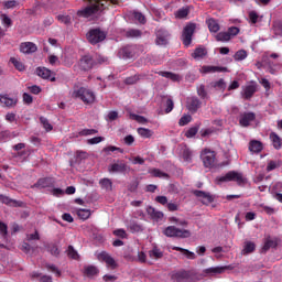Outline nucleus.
<instances>
[{"mask_svg":"<svg viewBox=\"0 0 282 282\" xmlns=\"http://www.w3.org/2000/svg\"><path fill=\"white\" fill-rule=\"evenodd\" d=\"M89 4L84 9L77 12L78 17H84V19H89V17H94L96 12H100V10H107L109 6L112 3L113 6H118L120 0H86Z\"/></svg>","mask_w":282,"mask_h":282,"instance_id":"f257e3e1","label":"nucleus"},{"mask_svg":"<svg viewBox=\"0 0 282 282\" xmlns=\"http://www.w3.org/2000/svg\"><path fill=\"white\" fill-rule=\"evenodd\" d=\"M72 98L82 100L84 105H93L96 100V95L89 88L79 87L73 90Z\"/></svg>","mask_w":282,"mask_h":282,"instance_id":"f03ea898","label":"nucleus"},{"mask_svg":"<svg viewBox=\"0 0 282 282\" xmlns=\"http://www.w3.org/2000/svg\"><path fill=\"white\" fill-rule=\"evenodd\" d=\"M200 160L205 169H215L217 166V152L210 149H204L200 152Z\"/></svg>","mask_w":282,"mask_h":282,"instance_id":"7ed1b4c3","label":"nucleus"},{"mask_svg":"<svg viewBox=\"0 0 282 282\" xmlns=\"http://www.w3.org/2000/svg\"><path fill=\"white\" fill-rule=\"evenodd\" d=\"M216 180L219 184H224V182H236L238 186H243L246 184L243 174L237 171H229L226 175L219 176Z\"/></svg>","mask_w":282,"mask_h":282,"instance_id":"20e7f679","label":"nucleus"},{"mask_svg":"<svg viewBox=\"0 0 282 282\" xmlns=\"http://www.w3.org/2000/svg\"><path fill=\"white\" fill-rule=\"evenodd\" d=\"M163 235L171 238L176 237L178 239H188V237H191V230L180 229L175 226H169L163 230Z\"/></svg>","mask_w":282,"mask_h":282,"instance_id":"39448f33","label":"nucleus"},{"mask_svg":"<svg viewBox=\"0 0 282 282\" xmlns=\"http://www.w3.org/2000/svg\"><path fill=\"white\" fill-rule=\"evenodd\" d=\"M196 28L197 26L195 25V23H188L184 28L183 34H182V42H183V45H185V47H188L191 43H193V34H195Z\"/></svg>","mask_w":282,"mask_h":282,"instance_id":"423d86ee","label":"nucleus"},{"mask_svg":"<svg viewBox=\"0 0 282 282\" xmlns=\"http://www.w3.org/2000/svg\"><path fill=\"white\" fill-rule=\"evenodd\" d=\"M105 39H107V34L100 31V29H91L87 33V41L90 42L91 45H97V43H101Z\"/></svg>","mask_w":282,"mask_h":282,"instance_id":"0eeeda50","label":"nucleus"},{"mask_svg":"<svg viewBox=\"0 0 282 282\" xmlns=\"http://www.w3.org/2000/svg\"><path fill=\"white\" fill-rule=\"evenodd\" d=\"M193 274L191 271L181 269L178 271H174L171 274V281L172 282H191Z\"/></svg>","mask_w":282,"mask_h":282,"instance_id":"6e6552de","label":"nucleus"},{"mask_svg":"<svg viewBox=\"0 0 282 282\" xmlns=\"http://www.w3.org/2000/svg\"><path fill=\"white\" fill-rule=\"evenodd\" d=\"M193 195H195V197H197L199 202L204 204V206H208L209 204H213V202H215V196H213L208 192L195 189L193 191Z\"/></svg>","mask_w":282,"mask_h":282,"instance_id":"1a4fd4ad","label":"nucleus"},{"mask_svg":"<svg viewBox=\"0 0 282 282\" xmlns=\"http://www.w3.org/2000/svg\"><path fill=\"white\" fill-rule=\"evenodd\" d=\"M109 173H127L129 171V165L124 161L118 160L108 166Z\"/></svg>","mask_w":282,"mask_h":282,"instance_id":"9d476101","label":"nucleus"},{"mask_svg":"<svg viewBox=\"0 0 282 282\" xmlns=\"http://www.w3.org/2000/svg\"><path fill=\"white\" fill-rule=\"evenodd\" d=\"M94 65H96V59H94L91 55H84L79 59V67H82L84 72H89V69L94 68Z\"/></svg>","mask_w":282,"mask_h":282,"instance_id":"9b49d317","label":"nucleus"},{"mask_svg":"<svg viewBox=\"0 0 282 282\" xmlns=\"http://www.w3.org/2000/svg\"><path fill=\"white\" fill-rule=\"evenodd\" d=\"M98 260L105 261L107 268H110V270H116V268H118V263L116 262L113 257H111L109 253L105 251L98 254Z\"/></svg>","mask_w":282,"mask_h":282,"instance_id":"f8f14e48","label":"nucleus"},{"mask_svg":"<svg viewBox=\"0 0 282 282\" xmlns=\"http://www.w3.org/2000/svg\"><path fill=\"white\" fill-rule=\"evenodd\" d=\"M17 102H19V99L10 97L8 94H0V105L2 107H7L8 109H12L17 107Z\"/></svg>","mask_w":282,"mask_h":282,"instance_id":"ddd939ff","label":"nucleus"},{"mask_svg":"<svg viewBox=\"0 0 282 282\" xmlns=\"http://www.w3.org/2000/svg\"><path fill=\"white\" fill-rule=\"evenodd\" d=\"M257 115L254 112H242L239 116L240 127H250V122H254Z\"/></svg>","mask_w":282,"mask_h":282,"instance_id":"4468645a","label":"nucleus"},{"mask_svg":"<svg viewBox=\"0 0 282 282\" xmlns=\"http://www.w3.org/2000/svg\"><path fill=\"white\" fill-rule=\"evenodd\" d=\"M156 45H169V31L164 29H159L156 31V39H155Z\"/></svg>","mask_w":282,"mask_h":282,"instance_id":"2eb2a0df","label":"nucleus"},{"mask_svg":"<svg viewBox=\"0 0 282 282\" xmlns=\"http://www.w3.org/2000/svg\"><path fill=\"white\" fill-rule=\"evenodd\" d=\"M36 74L40 76V78H43L44 80H51V83H56V77H52V70L47 67H37Z\"/></svg>","mask_w":282,"mask_h":282,"instance_id":"dca6fc26","label":"nucleus"},{"mask_svg":"<svg viewBox=\"0 0 282 282\" xmlns=\"http://www.w3.org/2000/svg\"><path fill=\"white\" fill-rule=\"evenodd\" d=\"M257 94V84H250L242 88L241 96L245 100H250Z\"/></svg>","mask_w":282,"mask_h":282,"instance_id":"f3484780","label":"nucleus"},{"mask_svg":"<svg viewBox=\"0 0 282 282\" xmlns=\"http://www.w3.org/2000/svg\"><path fill=\"white\" fill-rule=\"evenodd\" d=\"M33 188H54V178L52 177L40 178L33 185Z\"/></svg>","mask_w":282,"mask_h":282,"instance_id":"a211bd4d","label":"nucleus"},{"mask_svg":"<svg viewBox=\"0 0 282 282\" xmlns=\"http://www.w3.org/2000/svg\"><path fill=\"white\" fill-rule=\"evenodd\" d=\"M39 47L33 42H22L20 44V52L22 54H34Z\"/></svg>","mask_w":282,"mask_h":282,"instance_id":"6ab92c4d","label":"nucleus"},{"mask_svg":"<svg viewBox=\"0 0 282 282\" xmlns=\"http://www.w3.org/2000/svg\"><path fill=\"white\" fill-rule=\"evenodd\" d=\"M202 107V101L197 97H191L187 99V109L193 113L197 112V110Z\"/></svg>","mask_w":282,"mask_h":282,"instance_id":"aec40b11","label":"nucleus"},{"mask_svg":"<svg viewBox=\"0 0 282 282\" xmlns=\"http://www.w3.org/2000/svg\"><path fill=\"white\" fill-rule=\"evenodd\" d=\"M147 213L153 221H162L164 219V213L156 210L154 207H148Z\"/></svg>","mask_w":282,"mask_h":282,"instance_id":"412c9836","label":"nucleus"},{"mask_svg":"<svg viewBox=\"0 0 282 282\" xmlns=\"http://www.w3.org/2000/svg\"><path fill=\"white\" fill-rule=\"evenodd\" d=\"M158 74H159V76H162L163 78H169V80H172V83H180L182 80V75L175 74L172 72L161 70Z\"/></svg>","mask_w":282,"mask_h":282,"instance_id":"4be33fe9","label":"nucleus"},{"mask_svg":"<svg viewBox=\"0 0 282 282\" xmlns=\"http://www.w3.org/2000/svg\"><path fill=\"white\" fill-rule=\"evenodd\" d=\"M269 139L272 142L273 149H275L276 151H280V149L282 148L281 137H279V134H276V132H271L269 134Z\"/></svg>","mask_w":282,"mask_h":282,"instance_id":"5701e85b","label":"nucleus"},{"mask_svg":"<svg viewBox=\"0 0 282 282\" xmlns=\"http://www.w3.org/2000/svg\"><path fill=\"white\" fill-rule=\"evenodd\" d=\"M249 151L251 153H261L263 151V143L258 140H251L249 142Z\"/></svg>","mask_w":282,"mask_h":282,"instance_id":"b1692460","label":"nucleus"},{"mask_svg":"<svg viewBox=\"0 0 282 282\" xmlns=\"http://www.w3.org/2000/svg\"><path fill=\"white\" fill-rule=\"evenodd\" d=\"M202 70L204 74H215L221 72H228V68L221 66H203Z\"/></svg>","mask_w":282,"mask_h":282,"instance_id":"393cba45","label":"nucleus"},{"mask_svg":"<svg viewBox=\"0 0 282 282\" xmlns=\"http://www.w3.org/2000/svg\"><path fill=\"white\" fill-rule=\"evenodd\" d=\"M172 250H176V252H182V254H184V257H186V259H189L192 261L197 259V254H195V252H193L188 249H184L182 247H173Z\"/></svg>","mask_w":282,"mask_h":282,"instance_id":"a878e982","label":"nucleus"},{"mask_svg":"<svg viewBox=\"0 0 282 282\" xmlns=\"http://www.w3.org/2000/svg\"><path fill=\"white\" fill-rule=\"evenodd\" d=\"M99 270L96 265H85L84 267V276H88V279H91L98 274Z\"/></svg>","mask_w":282,"mask_h":282,"instance_id":"bb28decb","label":"nucleus"},{"mask_svg":"<svg viewBox=\"0 0 282 282\" xmlns=\"http://www.w3.org/2000/svg\"><path fill=\"white\" fill-rule=\"evenodd\" d=\"M0 203L6 204L7 206H13L15 208L21 206V203L17 202V200H14V199H12V198L3 195V194H0Z\"/></svg>","mask_w":282,"mask_h":282,"instance_id":"cd10ccee","label":"nucleus"},{"mask_svg":"<svg viewBox=\"0 0 282 282\" xmlns=\"http://www.w3.org/2000/svg\"><path fill=\"white\" fill-rule=\"evenodd\" d=\"M148 173H150V175H152V177H160V178H164V180H169V174L166 172L161 171L160 169H150L148 171Z\"/></svg>","mask_w":282,"mask_h":282,"instance_id":"c85d7f7f","label":"nucleus"},{"mask_svg":"<svg viewBox=\"0 0 282 282\" xmlns=\"http://www.w3.org/2000/svg\"><path fill=\"white\" fill-rule=\"evenodd\" d=\"M99 186L104 188V191H113V182H111V178H101Z\"/></svg>","mask_w":282,"mask_h":282,"instance_id":"c756f323","label":"nucleus"},{"mask_svg":"<svg viewBox=\"0 0 282 282\" xmlns=\"http://www.w3.org/2000/svg\"><path fill=\"white\" fill-rule=\"evenodd\" d=\"M176 19H186L191 14V9L188 7H183L178 9L175 13Z\"/></svg>","mask_w":282,"mask_h":282,"instance_id":"7c9ffc66","label":"nucleus"},{"mask_svg":"<svg viewBox=\"0 0 282 282\" xmlns=\"http://www.w3.org/2000/svg\"><path fill=\"white\" fill-rule=\"evenodd\" d=\"M66 254H67L68 259H74L75 261H78L80 259L78 251H76V249H74V246H72V245L68 246V248L66 250Z\"/></svg>","mask_w":282,"mask_h":282,"instance_id":"2f4dec72","label":"nucleus"},{"mask_svg":"<svg viewBox=\"0 0 282 282\" xmlns=\"http://www.w3.org/2000/svg\"><path fill=\"white\" fill-rule=\"evenodd\" d=\"M257 250V245L252 241L245 242V247L242 249V254H251V252H254Z\"/></svg>","mask_w":282,"mask_h":282,"instance_id":"473e14b6","label":"nucleus"},{"mask_svg":"<svg viewBox=\"0 0 282 282\" xmlns=\"http://www.w3.org/2000/svg\"><path fill=\"white\" fill-rule=\"evenodd\" d=\"M140 36H142V31L138 29H130L126 31L127 39H140Z\"/></svg>","mask_w":282,"mask_h":282,"instance_id":"72a5a7b5","label":"nucleus"},{"mask_svg":"<svg viewBox=\"0 0 282 282\" xmlns=\"http://www.w3.org/2000/svg\"><path fill=\"white\" fill-rule=\"evenodd\" d=\"M226 270H228V267H215V268H208L205 270L206 274H221Z\"/></svg>","mask_w":282,"mask_h":282,"instance_id":"f704fd0d","label":"nucleus"},{"mask_svg":"<svg viewBox=\"0 0 282 282\" xmlns=\"http://www.w3.org/2000/svg\"><path fill=\"white\" fill-rule=\"evenodd\" d=\"M207 25L209 32L217 33L220 30L219 23L215 21V19L207 20Z\"/></svg>","mask_w":282,"mask_h":282,"instance_id":"c9c22d12","label":"nucleus"},{"mask_svg":"<svg viewBox=\"0 0 282 282\" xmlns=\"http://www.w3.org/2000/svg\"><path fill=\"white\" fill-rule=\"evenodd\" d=\"M10 63H12L13 67H15L18 72H25V65L22 64V62L19 61L17 57H11Z\"/></svg>","mask_w":282,"mask_h":282,"instance_id":"e433bc0d","label":"nucleus"},{"mask_svg":"<svg viewBox=\"0 0 282 282\" xmlns=\"http://www.w3.org/2000/svg\"><path fill=\"white\" fill-rule=\"evenodd\" d=\"M208 54L205 47H197L195 48L194 53L192 54L193 58H204Z\"/></svg>","mask_w":282,"mask_h":282,"instance_id":"4c0bfd02","label":"nucleus"},{"mask_svg":"<svg viewBox=\"0 0 282 282\" xmlns=\"http://www.w3.org/2000/svg\"><path fill=\"white\" fill-rule=\"evenodd\" d=\"M77 217H79V219H83L84 221L89 219V217H91V210L89 209H78L77 210Z\"/></svg>","mask_w":282,"mask_h":282,"instance_id":"58836bf2","label":"nucleus"},{"mask_svg":"<svg viewBox=\"0 0 282 282\" xmlns=\"http://www.w3.org/2000/svg\"><path fill=\"white\" fill-rule=\"evenodd\" d=\"M276 246H279V242L276 240L267 239L262 250L264 252H268V250H270V248H276Z\"/></svg>","mask_w":282,"mask_h":282,"instance_id":"ea45409f","label":"nucleus"},{"mask_svg":"<svg viewBox=\"0 0 282 282\" xmlns=\"http://www.w3.org/2000/svg\"><path fill=\"white\" fill-rule=\"evenodd\" d=\"M46 248L53 257H58V254H61V249H58L56 243H50Z\"/></svg>","mask_w":282,"mask_h":282,"instance_id":"a19ab883","label":"nucleus"},{"mask_svg":"<svg viewBox=\"0 0 282 282\" xmlns=\"http://www.w3.org/2000/svg\"><path fill=\"white\" fill-rule=\"evenodd\" d=\"M0 20L4 28H12V19H10V17H8V14L2 13L0 15Z\"/></svg>","mask_w":282,"mask_h":282,"instance_id":"79ce46f5","label":"nucleus"},{"mask_svg":"<svg viewBox=\"0 0 282 282\" xmlns=\"http://www.w3.org/2000/svg\"><path fill=\"white\" fill-rule=\"evenodd\" d=\"M230 34H228V31L227 32H219L217 35H216V41L218 42H228L230 41Z\"/></svg>","mask_w":282,"mask_h":282,"instance_id":"37998d69","label":"nucleus"},{"mask_svg":"<svg viewBox=\"0 0 282 282\" xmlns=\"http://www.w3.org/2000/svg\"><path fill=\"white\" fill-rule=\"evenodd\" d=\"M130 119L135 120V122H139V124H147V122H149L147 118L135 113H130Z\"/></svg>","mask_w":282,"mask_h":282,"instance_id":"c03bdc74","label":"nucleus"},{"mask_svg":"<svg viewBox=\"0 0 282 282\" xmlns=\"http://www.w3.org/2000/svg\"><path fill=\"white\" fill-rule=\"evenodd\" d=\"M149 254L151 259H162V257H164V253L156 247L149 251Z\"/></svg>","mask_w":282,"mask_h":282,"instance_id":"a18cd8bd","label":"nucleus"},{"mask_svg":"<svg viewBox=\"0 0 282 282\" xmlns=\"http://www.w3.org/2000/svg\"><path fill=\"white\" fill-rule=\"evenodd\" d=\"M130 232H142L144 230V227L138 223H131L129 225Z\"/></svg>","mask_w":282,"mask_h":282,"instance_id":"49530a36","label":"nucleus"},{"mask_svg":"<svg viewBox=\"0 0 282 282\" xmlns=\"http://www.w3.org/2000/svg\"><path fill=\"white\" fill-rule=\"evenodd\" d=\"M212 87H214V89H218L219 91H224L226 89V82L224 79H219L218 82H214Z\"/></svg>","mask_w":282,"mask_h":282,"instance_id":"de8ad7c7","label":"nucleus"},{"mask_svg":"<svg viewBox=\"0 0 282 282\" xmlns=\"http://www.w3.org/2000/svg\"><path fill=\"white\" fill-rule=\"evenodd\" d=\"M234 58L235 61H246V58H248V52H246V50H240L236 52Z\"/></svg>","mask_w":282,"mask_h":282,"instance_id":"09e8293b","label":"nucleus"},{"mask_svg":"<svg viewBox=\"0 0 282 282\" xmlns=\"http://www.w3.org/2000/svg\"><path fill=\"white\" fill-rule=\"evenodd\" d=\"M137 131L141 138H151L153 135V132L147 128H138Z\"/></svg>","mask_w":282,"mask_h":282,"instance_id":"8fccbe9b","label":"nucleus"},{"mask_svg":"<svg viewBox=\"0 0 282 282\" xmlns=\"http://www.w3.org/2000/svg\"><path fill=\"white\" fill-rule=\"evenodd\" d=\"M192 120H193V117L191 115H184L178 120V124L180 127H186V124H188Z\"/></svg>","mask_w":282,"mask_h":282,"instance_id":"3c124183","label":"nucleus"},{"mask_svg":"<svg viewBox=\"0 0 282 282\" xmlns=\"http://www.w3.org/2000/svg\"><path fill=\"white\" fill-rule=\"evenodd\" d=\"M95 63L96 65H109V58L102 55H96Z\"/></svg>","mask_w":282,"mask_h":282,"instance_id":"603ef678","label":"nucleus"},{"mask_svg":"<svg viewBox=\"0 0 282 282\" xmlns=\"http://www.w3.org/2000/svg\"><path fill=\"white\" fill-rule=\"evenodd\" d=\"M133 17L135 21L140 22L142 25L147 23V18L144 17V14H142V12L134 11Z\"/></svg>","mask_w":282,"mask_h":282,"instance_id":"864d4df0","label":"nucleus"},{"mask_svg":"<svg viewBox=\"0 0 282 282\" xmlns=\"http://www.w3.org/2000/svg\"><path fill=\"white\" fill-rule=\"evenodd\" d=\"M198 131V127H192L185 132V138H195Z\"/></svg>","mask_w":282,"mask_h":282,"instance_id":"5fc2aeb1","label":"nucleus"},{"mask_svg":"<svg viewBox=\"0 0 282 282\" xmlns=\"http://www.w3.org/2000/svg\"><path fill=\"white\" fill-rule=\"evenodd\" d=\"M197 95L199 96V98H202L203 100L208 98V93L206 91V86L200 85L197 88Z\"/></svg>","mask_w":282,"mask_h":282,"instance_id":"6e6d98bb","label":"nucleus"},{"mask_svg":"<svg viewBox=\"0 0 282 282\" xmlns=\"http://www.w3.org/2000/svg\"><path fill=\"white\" fill-rule=\"evenodd\" d=\"M40 122L41 124H43V128L46 130V131H52V129H54V127H52L50 124V121L47 120V118L45 117H40Z\"/></svg>","mask_w":282,"mask_h":282,"instance_id":"4d7b16f0","label":"nucleus"},{"mask_svg":"<svg viewBox=\"0 0 282 282\" xmlns=\"http://www.w3.org/2000/svg\"><path fill=\"white\" fill-rule=\"evenodd\" d=\"M175 107V104L173 102V99L169 98L165 101V113H171Z\"/></svg>","mask_w":282,"mask_h":282,"instance_id":"13d9d810","label":"nucleus"},{"mask_svg":"<svg viewBox=\"0 0 282 282\" xmlns=\"http://www.w3.org/2000/svg\"><path fill=\"white\" fill-rule=\"evenodd\" d=\"M249 21H250V23H252V25L258 23L259 14L257 13V11H250L249 12Z\"/></svg>","mask_w":282,"mask_h":282,"instance_id":"bf43d9fd","label":"nucleus"},{"mask_svg":"<svg viewBox=\"0 0 282 282\" xmlns=\"http://www.w3.org/2000/svg\"><path fill=\"white\" fill-rule=\"evenodd\" d=\"M140 80V77H138L137 75L134 76H130V77H127L124 79V84L126 85H135V83H138Z\"/></svg>","mask_w":282,"mask_h":282,"instance_id":"052dcab7","label":"nucleus"},{"mask_svg":"<svg viewBox=\"0 0 282 282\" xmlns=\"http://www.w3.org/2000/svg\"><path fill=\"white\" fill-rule=\"evenodd\" d=\"M96 133H98L96 129H84L79 131V135H96Z\"/></svg>","mask_w":282,"mask_h":282,"instance_id":"680f3d73","label":"nucleus"},{"mask_svg":"<svg viewBox=\"0 0 282 282\" xmlns=\"http://www.w3.org/2000/svg\"><path fill=\"white\" fill-rule=\"evenodd\" d=\"M240 30L237 26H230L227 30V34H229V39H232V36H237V34H239Z\"/></svg>","mask_w":282,"mask_h":282,"instance_id":"e2e57ef3","label":"nucleus"},{"mask_svg":"<svg viewBox=\"0 0 282 282\" xmlns=\"http://www.w3.org/2000/svg\"><path fill=\"white\" fill-rule=\"evenodd\" d=\"M183 160L185 162H192L193 160V152H191V150L186 149L183 151Z\"/></svg>","mask_w":282,"mask_h":282,"instance_id":"0e129e2a","label":"nucleus"},{"mask_svg":"<svg viewBox=\"0 0 282 282\" xmlns=\"http://www.w3.org/2000/svg\"><path fill=\"white\" fill-rule=\"evenodd\" d=\"M105 140L104 137H95L87 140V144H100Z\"/></svg>","mask_w":282,"mask_h":282,"instance_id":"69168bd1","label":"nucleus"},{"mask_svg":"<svg viewBox=\"0 0 282 282\" xmlns=\"http://www.w3.org/2000/svg\"><path fill=\"white\" fill-rule=\"evenodd\" d=\"M280 164H278L276 161H269L267 165V171L270 173V171H274V169H279Z\"/></svg>","mask_w":282,"mask_h":282,"instance_id":"338daca9","label":"nucleus"},{"mask_svg":"<svg viewBox=\"0 0 282 282\" xmlns=\"http://www.w3.org/2000/svg\"><path fill=\"white\" fill-rule=\"evenodd\" d=\"M46 269H48L50 272H53L54 274H56V276H61V270H58V268H56V265L46 264Z\"/></svg>","mask_w":282,"mask_h":282,"instance_id":"774afa93","label":"nucleus"}]
</instances>
